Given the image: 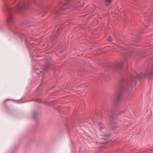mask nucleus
Here are the masks:
<instances>
[{"label": "nucleus", "instance_id": "f257e3e1", "mask_svg": "<svg viewBox=\"0 0 153 153\" xmlns=\"http://www.w3.org/2000/svg\"><path fill=\"white\" fill-rule=\"evenodd\" d=\"M29 7V3H28L23 2L19 4L15 7H11L10 4L5 5L3 11L4 12H7L8 14L7 21V24L10 25L13 22V17L11 14L12 13L15 12H20Z\"/></svg>", "mask_w": 153, "mask_h": 153}, {"label": "nucleus", "instance_id": "f03ea898", "mask_svg": "<svg viewBox=\"0 0 153 153\" xmlns=\"http://www.w3.org/2000/svg\"><path fill=\"white\" fill-rule=\"evenodd\" d=\"M108 137L106 138H102V140H103V141H102L101 143L103 144H105L108 143L109 141V140L108 139Z\"/></svg>", "mask_w": 153, "mask_h": 153}, {"label": "nucleus", "instance_id": "7ed1b4c3", "mask_svg": "<svg viewBox=\"0 0 153 153\" xmlns=\"http://www.w3.org/2000/svg\"><path fill=\"white\" fill-rule=\"evenodd\" d=\"M105 2L106 5H108L112 2V0H106Z\"/></svg>", "mask_w": 153, "mask_h": 153}, {"label": "nucleus", "instance_id": "20e7f679", "mask_svg": "<svg viewBox=\"0 0 153 153\" xmlns=\"http://www.w3.org/2000/svg\"><path fill=\"white\" fill-rule=\"evenodd\" d=\"M68 7V5L67 4H65L63 6L62 9H64L66 8H67Z\"/></svg>", "mask_w": 153, "mask_h": 153}, {"label": "nucleus", "instance_id": "39448f33", "mask_svg": "<svg viewBox=\"0 0 153 153\" xmlns=\"http://www.w3.org/2000/svg\"><path fill=\"white\" fill-rule=\"evenodd\" d=\"M104 128V126L102 125H100L99 127V129L100 130H101Z\"/></svg>", "mask_w": 153, "mask_h": 153}, {"label": "nucleus", "instance_id": "423d86ee", "mask_svg": "<svg viewBox=\"0 0 153 153\" xmlns=\"http://www.w3.org/2000/svg\"><path fill=\"white\" fill-rule=\"evenodd\" d=\"M111 39H112V38L111 36H109L108 37V40L109 41H110V42L112 40Z\"/></svg>", "mask_w": 153, "mask_h": 153}]
</instances>
